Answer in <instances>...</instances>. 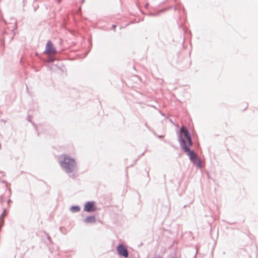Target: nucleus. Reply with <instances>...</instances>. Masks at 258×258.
Wrapping results in <instances>:
<instances>
[{"instance_id": "9b49d317", "label": "nucleus", "mask_w": 258, "mask_h": 258, "mask_svg": "<svg viewBox=\"0 0 258 258\" xmlns=\"http://www.w3.org/2000/svg\"><path fill=\"white\" fill-rule=\"evenodd\" d=\"M58 2H60L61 0H57Z\"/></svg>"}, {"instance_id": "39448f33", "label": "nucleus", "mask_w": 258, "mask_h": 258, "mask_svg": "<svg viewBox=\"0 0 258 258\" xmlns=\"http://www.w3.org/2000/svg\"><path fill=\"white\" fill-rule=\"evenodd\" d=\"M180 133H183L184 137L187 139L188 145L191 146L192 145L191 139L190 138V134L187 130H185L184 126L180 128Z\"/></svg>"}, {"instance_id": "0eeeda50", "label": "nucleus", "mask_w": 258, "mask_h": 258, "mask_svg": "<svg viewBox=\"0 0 258 258\" xmlns=\"http://www.w3.org/2000/svg\"><path fill=\"white\" fill-rule=\"evenodd\" d=\"M84 221L87 223H94L96 222V218L95 216H88L85 219Z\"/></svg>"}, {"instance_id": "f03ea898", "label": "nucleus", "mask_w": 258, "mask_h": 258, "mask_svg": "<svg viewBox=\"0 0 258 258\" xmlns=\"http://www.w3.org/2000/svg\"><path fill=\"white\" fill-rule=\"evenodd\" d=\"M179 142L181 143L184 151L185 152L188 153V155L189 156L190 159L193 161L195 163H196L198 160V158L194 152L190 150L189 147L186 145L185 141L181 137H179Z\"/></svg>"}, {"instance_id": "1a4fd4ad", "label": "nucleus", "mask_w": 258, "mask_h": 258, "mask_svg": "<svg viewBox=\"0 0 258 258\" xmlns=\"http://www.w3.org/2000/svg\"><path fill=\"white\" fill-rule=\"evenodd\" d=\"M80 210V208L77 206H73L71 208V210L73 212H78Z\"/></svg>"}, {"instance_id": "6e6552de", "label": "nucleus", "mask_w": 258, "mask_h": 258, "mask_svg": "<svg viewBox=\"0 0 258 258\" xmlns=\"http://www.w3.org/2000/svg\"><path fill=\"white\" fill-rule=\"evenodd\" d=\"M241 110L242 111H244L247 108L248 104L246 103H243L241 104Z\"/></svg>"}, {"instance_id": "f8f14e48", "label": "nucleus", "mask_w": 258, "mask_h": 258, "mask_svg": "<svg viewBox=\"0 0 258 258\" xmlns=\"http://www.w3.org/2000/svg\"><path fill=\"white\" fill-rule=\"evenodd\" d=\"M158 258H161V257H158Z\"/></svg>"}, {"instance_id": "f257e3e1", "label": "nucleus", "mask_w": 258, "mask_h": 258, "mask_svg": "<svg viewBox=\"0 0 258 258\" xmlns=\"http://www.w3.org/2000/svg\"><path fill=\"white\" fill-rule=\"evenodd\" d=\"M63 160L60 162V165L67 173L72 172L76 167V162L74 158L67 155L62 156Z\"/></svg>"}, {"instance_id": "7ed1b4c3", "label": "nucleus", "mask_w": 258, "mask_h": 258, "mask_svg": "<svg viewBox=\"0 0 258 258\" xmlns=\"http://www.w3.org/2000/svg\"><path fill=\"white\" fill-rule=\"evenodd\" d=\"M116 250L119 255L123 256L125 257L128 256V253L126 246L122 244L118 245L116 247Z\"/></svg>"}, {"instance_id": "9d476101", "label": "nucleus", "mask_w": 258, "mask_h": 258, "mask_svg": "<svg viewBox=\"0 0 258 258\" xmlns=\"http://www.w3.org/2000/svg\"><path fill=\"white\" fill-rule=\"evenodd\" d=\"M115 28H116V25H113L112 26V29L113 30H115Z\"/></svg>"}, {"instance_id": "423d86ee", "label": "nucleus", "mask_w": 258, "mask_h": 258, "mask_svg": "<svg viewBox=\"0 0 258 258\" xmlns=\"http://www.w3.org/2000/svg\"><path fill=\"white\" fill-rule=\"evenodd\" d=\"M96 210V208L94 206V203L92 202H88L84 205V211L86 212H93Z\"/></svg>"}, {"instance_id": "20e7f679", "label": "nucleus", "mask_w": 258, "mask_h": 258, "mask_svg": "<svg viewBox=\"0 0 258 258\" xmlns=\"http://www.w3.org/2000/svg\"><path fill=\"white\" fill-rule=\"evenodd\" d=\"M45 52L49 55H54L56 53V50L50 41H48L46 45Z\"/></svg>"}]
</instances>
